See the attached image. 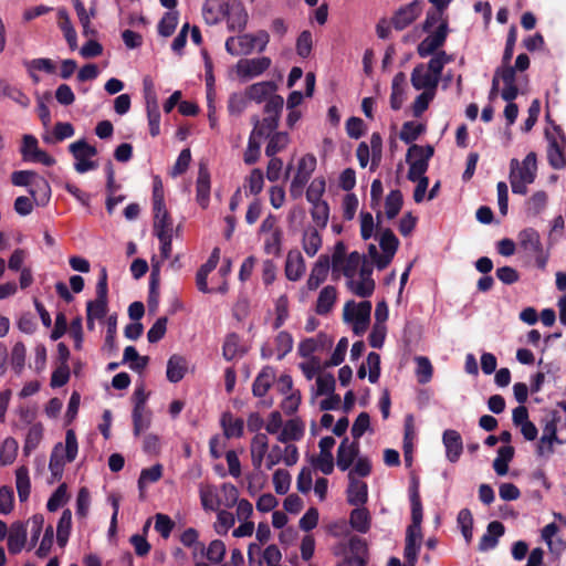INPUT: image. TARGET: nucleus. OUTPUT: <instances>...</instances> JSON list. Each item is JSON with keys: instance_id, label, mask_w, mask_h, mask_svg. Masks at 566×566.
I'll return each mask as SVG.
<instances>
[{"instance_id": "nucleus-1", "label": "nucleus", "mask_w": 566, "mask_h": 566, "mask_svg": "<svg viewBox=\"0 0 566 566\" xmlns=\"http://www.w3.org/2000/svg\"><path fill=\"white\" fill-rule=\"evenodd\" d=\"M373 264L358 252H352L340 272L346 279V286L350 293L358 297H369L375 291Z\"/></svg>"}, {"instance_id": "nucleus-2", "label": "nucleus", "mask_w": 566, "mask_h": 566, "mask_svg": "<svg viewBox=\"0 0 566 566\" xmlns=\"http://www.w3.org/2000/svg\"><path fill=\"white\" fill-rule=\"evenodd\" d=\"M409 497L411 504V524L406 532L403 557L407 559L408 566H416L422 543V504L417 482H413L411 485Z\"/></svg>"}, {"instance_id": "nucleus-3", "label": "nucleus", "mask_w": 566, "mask_h": 566, "mask_svg": "<svg viewBox=\"0 0 566 566\" xmlns=\"http://www.w3.org/2000/svg\"><path fill=\"white\" fill-rule=\"evenodd\" d=\"M452 61L444 51H438L428 63L415 66L411 73V84L417 91L436 93L443 67Z\"/></svg>"}, {"instance_id": "nucleus-4", "label": "nucleus", "mask_w": 566, "mask_h": 566, "mask_svg": "<svg viewBox=\"0 0 566 566\" xmlns=\"http://www.w3.org/2000/svg\"><path fill=\"white\" fill-rule=\"evenodd\" d=\"M537 172V158L534 151H531L526 157L518 161L513 158L510 163V184L512 191L518 195L527 192L528 185L533 184Z\"/></svg>"}, {"instance_id": "nucleus-5", "label": "nucleus", "mask_w": 566, "mask_h": 566, "mask_svg": "<svg viewBox=\"0 0 566 566\" xmlns=\"http://www.w3.org/2000/svg\"><path fill=\"white\" fill-rule=\"evenodd\" d=\"M77 452L78 444L76 434L72 429H69L65 433V442L56 443L50 457L49 469L54 480L62 478L65 464L73 462Z\"/></svg>"}, {"instance_id": "nucleus-6", "label": "nucleus", "mask_w": 566, "mask_h": 566, "mask_svg": "<svg viewBox=\"0 0 566 566\" xmlns=\"http://www.w3.org/2000/svg\"><path fill=\"white\" fill-rule=\"evenodd\" d=\"M270 35L266 31L260 30L255 33H244L239 36H230L226 41V50L231 55H249L253 51L259 53L266 49Z\"/></svg>"}, {"instance_id": "nucleus-7", "label": "nucleus", "mask_w": 566, "mask_h": 566, "mask_svg": "<svg viewBox=\"0 0 566 566\" xmlns=\"http://www.w3.org/2000/svg\"><path fill=\"white\" fill-rule=\"evenodd\" d=\"M371 302L348 301L343 308V319L357 336H361L370 324Z\"/></svg>"}, {"instance_id": "nucleus-8", "label": "nucleus", "mask_w": 566, "mask_h": 566, "mask_svg": "<svg viewBox=\"0 0 566 566\" xmlns=\"http://www.w3.org/2000/svg\"><path fill=\"white\" fill-rule=\"evenodd\" d=\"M399 245V240L389 229H384L379 233V247L381 253L375 244H369L368 254L379 270H384L394 259Z\"/></svg>"}, {"instance_id": "nucleus-9", "label": "nucleus", "mask_w": 566, "mask_h": 566, "mask_svg": "<svg viewBox=\"0 0 566 566\" xmlns=\"http://www.w3.org/2000/svg\"><path fill=\"white\" fill-rule=\"evenodd\" d=\"M434 149L431 145L420 146L413 144L407 151L406 160L409 165L408 179L415 181L424 176L429 167V160Z\"/></svg>"}, {"instance_id": "nucleus-10", "label": "nucleus", "mask_w": 566, "mask_h": 566, "mask_svg": "<svg viewBox=\"0 0 566 566\" xmlns=\"http://www.w3.org/2000/svg\"><path fill=\"white\" fill-rule=\"evenodd\" d=\"M356 157L361 168L369 165L370 170L375 171L382 158V138L380 134L375 132L370 135L369 142L359 143Z\"/></svg>"}, {"instance_id": "nucleus-11", "label": "nucleus", "mask_w": 566, "mask_h": 566, "mask_svg": "<svg viewBox=\"0 0 566 566\" xmlns=\"http://www.w3.org/2000/svg\"><path fill=\"white\" fill-rule=\"evenodd\" d=\"M520 248L528 255L535 258L536 265L545 269L548 254L544 252L539 233L533 228H526L517 234Z\"/></svg>"}, {"instance_id": "nucleus-12", "label": "nucleus", "mask_w": 566, "mask_h": 566, "mask_svg": "<svg viewBox=\"0 0 566 566\" xmlns=\"http://www.w3.org/2000/svg\"><path fill=\"white\" fill-rule=\"evenodd\" d=\"M69 150L75 159L74 169L76 172L85 174L98 167L97 161L93 160V157L97 155V149L86 143L85 139L70 144Z\"/></svg>"}, {"instance_id": "nucleus-13", "label": "nucleus", "mask_w": 566, "mask_h": 566, "mask_svg": "<svg viewBox=\"0 0 566 566\" xmlns=\"http://www.w3.org/2000/svg\"><path fill=\"white\" fill-rule=\"evenodd\" d=\"M316 157L312 154H306L301 157L297 164L296 174L290 186V193L293 198L296 199L302 196L305 185L308 182L316 168Z\"/></svg>"}, {"instance_id": "nucleus-14", "label": "nucleus", "mask_w": 566, "mask_h": 566, "mask_svg": "<svg viewBox=\"0 0 566 566\" xmlns=\"http://www.w3.org/2000/svg\"><path fill=\"white\" fill-rule=\"evenodd\" d=\"M281 444L276 441V443L270 446L265 464L266 470L273 469L279 463L293 467L298 462V448L295 444Z\"/></svg>"}, {"instance_id": "nucleus-15", "label": "nucleus", "mask_w": 566, "mask_h": 566, "mask_svg": "<svg viewBox=\"0 0 566 566\" xmlns=\"http://www.w3.org/2000/svg\"><path fill=\"white\" fill-rule=\"evenodd\" d=\"M438 22L437 29L418 44L417 52L421 57L433 56L446 42L449 32L448 22L442 19Z\"/></svg>"}, {"instance_id": "nucleus-16", "label": "nucleus", "mask_w": 566, "mask_h": 566, "mask_svg": "<svg viewBox=\"0 0 566 566\" xmlns=\"http://www.w3.org/2000/svg\"><path fill=\"white\" fill-rule=\"evenodd\" d=\"M272 64L268 56L241 59L234 66L237 76L245 82L262 75Z\"/></svg>"}, {"instance_id": "nucleus-17", "label": "nucleus", "mask_w": 566, "mask_h": 566, "mask_svg": "<svg viewBox=\"0 0 566 566\" xmlns=\"http://www.w3.org/2000/svg\"><path fill=\"white\" fill-rule=\"evenodd\" d=\"M554 130L556 132V136L548 130L546 132L548 142L547 160L554 169H563L566 166V157L564 155L566 138L559 127H554Z\"/></svg>"}, {"instance_id": "nucleus-18", "label": "nucleus", "mask_w": 566, "mask_h": 566, "mask_svg": "<svg viewBox=\"0 0 566 566\" xmlns=\"http://www.w3.org/2000/svg\"><path fill=\"white\" fill-rule=\"evenodd\" d=\"M221 11L229 31H241L247 27L248 12L241 1L229 0L221 6Z\"/></svg>"}, {"instance_id": "nucleus-19", "label": "nucleus", "mask_w": 566, "mask_h": 566, "mask_svg": "<svg viewBox=\"0 0 566 566\" xmlns=\"http://www.w3.org/2000/svg\"><path fill=\"white\" fill-rule=\"evenodd\" d=\"M21 155L25 161L40 163L48 167L55 164V159L51 155L39 148L38 139L32 135L23 136Z\"/></svg>"}, {"instance_id": "nucleus-20", "label": "nucleus", "mask_w": 566, "mask_h": 566, "mask_svg": "<svg viewBox=\"0 0 566 566\" xmlns=\"http://www.w3.org/2000/svg\"><path fill=\"white\" fill-rule=\"evenodd\" d=\"M335 439L331 436L323 437L319 442V454L312 459L314 469L324 474H331L334 471V457L332 450L335 446Z\"/></svg>"}, {"instance_id": "nucleus-21", "label": "nucleus", "mask_w": 566, "mask_h": 566, "mask_svg": "<svg viewBox=\"0 0 566 566\" xmlns=\"http://www.w3.org/2000/svg\"><path fill=\"white\" fill-rule=\"evenodd\" d=\"M293 337L289 332H279L274 338V347H271L270 345H264L262 347V357H275L277 360H281L293 349Z\"/></svg>"}, {"instance_id": "nucleus-22", "label": "nucleus", "mask_w": 566, "mask_h": 566, "mask_svg": "<svg viewBox=\"0 0 566 566\" xmlns=\"http://www.w3.org/2000/svg\"><path fill=\"white\" fill-rule=\"evenodd\" d=\"M515 74L516 69L514 66H511L510 63L503 62L502 65L494 73V75L499 80H502L504 83V87L501 92V97L506 102L514 101L518 95V88L515 83Z\"/></svg>"}, {"instance_id": "nucleus-23", "label": "nucleus", "mask_w": 566, "mask_h": 566, "mask_svg": "<svg viewBox=\"0 0 566 566\" xmlns=\"http://www.w3.org/2000/svg\"><path fill=\"white\" fill-rule=\"evenodd\" d=\"M422 12V3L415 0L408 4L399 8L392 19L391 23L396 30H403L410 25Z\"/></svg>"}, {"instance_id": "nucleus-24", "label": "nucleus", "mask_w": 566, "mask_h": 566, "mask_svg": "<svg viewBox=\"0 0 566 566\" xmlns=\"http://www.w3.org/2000/svg\"><path fill=\"white\" fill-rule=\"evenodd\" d=\"M269 437L266 433H256L250 442L251 463L255 470L265 468L269 453Z\"/></svg>"}, {"instance_id": "nucleus-25", "label": "nucleus", "mask_w": 566, "mask_h": 566, "mask_svg": "<svg viewBox=\"0 0 566 566\" xmlns=\"http://www.w3.org/2000/svg\"><path fill=\"white\" fill-rule=\"evenodd\" d=\"M305 422L301 418H291L283 423L282 430L276 436V441L282 444L301 441L305 434Z\"/></svg>"}, {"instance_id": "nucleus-26", "label": "nucleus", "mask_w": 566, "mask_h": 566, "mask_svg": "<svg viewBox=\"0 0 566 566\" xmlns=\"http://www.w3.org/2000/svg\"><path fill=\"white\" fill-rule=\"evenodd\" d=\"M359 454V442L349 441L346 437L337 449L336 464L339 470L347 471L354 464Z\"/></svg>"}, {"instance_id": "nucleus-27", "label": "nucleus", "mask_w": 566, "mask_h": 566, "mask_svg": "<svg viewBox=\"0 0 566 566\" xmlns=\"http://www.w3.org/2000/svg\"><path fill=\"white\" fill-rule=\"evenodd\" d=\"M442 443L446 449V458L455 463L463 452V441L461 434L453 429H447L442 433Z\"/></svg>"}, {"instance_id": "nucleus-28", "label": "nucleus", "mask_w": 566, "mask_h": 566, "mask_svg": "<svg viewBox=\"0 0 566 566\" xmlns=\"http://www.w3.org/2000/svg\"><path fill=\"white\" fill-rule=\"evenodd\" d=\"M332 345V339L326 334L303 339L297 347V353L304 358H316L314 354Z\"/></svg>"}, {"instance_id": "nucleus-29", "label": "nucleus", "mask_w": 566, "mask_h": 566, "mask_svg": "<svg viewBox=\"0 0 566 566\" xmlns=\"http://www.w3.org/2000/svg\"><path fill=\"white\" fill-rule=\"evenodd\" d=\"M329 266V256L322 254L313 265L310 276L306 281V286L310 291L316 290L326 280Z\"/></svg>"}, {"instance_id": "nucleus-30", "label": "nucleus", "mask_w": 566, "mask_h": 566, "mask_svg": "<svg viewBox=\"0 0 566 566\" xmlns=\"http://www.w3.org/2000/svg\"><path fill=\"white\" fill-rule=\"evenodd\" d=\"M27 526L21 522H14L11 524L7 537H8V549L11 554L17 555L24 548L27 544Z\"/></svg>"}, {"instance_id": "nucleus-31", "label": "nucleus", "mask_w": 566, "mask_h": 566, "mask_svg": "<svg viewBox=\"0 0 566 566\" xmlns=\"http://www.w3.org/2000/svg\"><path fill=\"white\" fill-rule=\"evenodd\" d=\"M210 189H211V182H210V172L206 165L201 164L199 166L198 170V177L196 181V191H197V202L206 209L209 205L210 200Z\"/></svg>"}, {"instance_id": "nucleus-32", "label": "nucleus", "mask_w": 566, "mask_h": 566, "mask_svg": "<svg viewBox=\"0 0 566 566\" xmlns=\"http://www.w3.org/2000/svg\"><path fill=\"white\" fill-rule=\"evenodd\" d=\"M323 229L316 228L314 226H307L304 228L302 233V248L304 252L313 258L317 254L323 244V239L321 231Z\"/></svg>"}, {"instance_id": "nucleus-33", "label": "nucleus", "mask_w": 566, "mask_h": 566, "mask_svg": "<svg viewBox=\"0 0 566 566\" xmlns=\"http://www.w3.org/2000/svg\"><path fill=\"white\" fill-rule=\"evenodd\" d=\"M154 213V234L156 237L172 234L174 222L165 206L153 207Z\"/></svg>"}, {"instance_id": "nucleus-34", "label": "nucleus", "mask_w": 566, "mask_h": 566, "mask_svg": "<svg viewBox=\"0 0 566 566\" xmlns=\"http://www.w3.org/2000/svg\"><path fill=\"white\" fill-rule=\"evenodd\" d=\"M306 266L303 255L297 250H291L286 255L285 275L290 281H298L305 273Z\"/></svg>"}, {"instance_id": "nucleus-35", "label": "nucleus", "mask_w": 566, "mask_h": 566, "mask_svg": "<svg viewBox=\"0 0 566 566\" xmlns=\"http://www.w3.org/2000/svg\"><path fill=\"white\" fill-rule=\"evenodd\" d=\"M407 78L405 73H397L391 83L390 107L394 111L401 108L406 101Z\"/></svg>"}, {"instance_id": "nucleus-36", "label": "nucleus", "mask_w": 566, "mask_h": 566, "mask_svg": "<svg viewBox=\"0 0 566 566\" xmlns=\"http://www.w3.org/2000/svg\"><path fill=\"white\" fill-rule=\"evenodd\" d=\"M188 371V360L181 355H171L167 361L166 376L170 382H179Z\"/></svg>"}, {"instance_id": "nucleus-37", "label": "nucleus", "mask_w": 566, "mask_h": 566, "mask_svg": "<svg viewBox=\"0 0 566 566\" xmlns=\"http://www.w3.org/2000/svg\"><path fill=\"white\" fill-rule=\"evenodd\" d=\"M224 437L227 439L241 438L244 431V421L231 412H223L220 418Z\"/></svg>"}, {"instance_id": "nucleus-38", "label": "nucleus", "mask_w": 566, "mask_h": 566, "mask_svg": "<svg viewBox=\"0 0 566 566\" xmlns=\"http://www.w3.org/2000/svg\"><path fill=\"white\" fill-rule=\"evenodd\" d=\"M348 489H347V501L352 505H363L366 503L368 497L367 484L357 478L350 475Z\"/></svg>"}, {"instance_id": "nucleus-39", "label": "nucleus", "mask_w": 566, "mask_h": 566, "mask_svg": "<svg viewBox=\"0 0 566 566\" xmlns=\"http://www.w3.org/2000/svg\"><path fill=\"white\" fill-rule=\"evenodd\" d=\"M276 91V84L272 81L254 83L247 90V96L256 103L265 102Z\"/></svg>"}, {"instance_id": "nucleus-40", "label": "nucleus", "mask_w": 566, "mask_h": 566, "mask_svg": "<svg viewBox=\"0 0 566 566\" xmlns=\"http://www.w3.org/2000/svg\"><path fill=\"white\" fill-rule=\"evenodd\" d=\"M200 501L203 510L218 511L222 505V500L219 491L213 485H201L199 489Z\"/></svg>"}, {"instance_id": "nucleus-41", "label": "nucleus", "mask_w": 566, "mask_h": 566, "mask_svg": "<svg viewBox=\"0 0 566 566\" xmlns=\"http://www.w3.org/2000/svg\"><path fill=\"white\" fill-rule=\"evenodd\" d=\"M366 552L365 542L357 537L353 536L347 542H342L334 547L335 555H347V556H361Z\"/></svg>"}, {"instance_id": "nucleus-42", "label": "nucleus", "mask_w": 566, "mask_h": 566, "mask_svg": "<svg viewBox=\"0 0 566 566\" xmlns=\"http://www.w3.org/2000/svg\"><path fill=\"white\" fill-rule=\"evenodd\" d=\"M107 313V301L93 300L86 303V324L90 331L95 327V321L102 319Z\"/></svg>"}, {"instance_id": "nucleus-43", "label": "nucleus", "mask_w": 566, "mask_h": 566, "mask_svg": "<svg viewBox=\"0 0 566 566\" xmlns=\"http://www.w3.org/2000/svg\"><path fill=\"white\" fill-rule=\"evenodd\" d=\"M275 379L274 369L271 367H264L256 376L252 391L255 397H263L270 389L272 382Z\"/></svg>"}, {"instance_id": "nucleus-44", "label": "nucleus", "mask_w": 566, "mask_h": 566, "mask_svg": "<svg viewBox=\"0 0 566 566\" xmlns=\"http://www.w3.org/2000/svg\"><path fill=\"white\" fill-rule=\"evenodd\" d=\"M151 411L147 408H133V432L135 437H139L142 432L149 429L151 424Z\"/></svg>"}, {"instance_id": "nucleus-45", "label": "nucleus", "mask_w": 566, "mask_h": 566, "mask_svg": "<svg viewBox=\"0 0 566 566\" xmlns=\"http://www.w3.org/2000/svg\"><path fill=\"white\" fill-rule=\"evenodd\" d=\"M57 18L59 27L62 30L70 49L75 50L77 48V35L67 11L65 9H59Z\"/></svg>"}, {"instance_id": "nucleus-46", "label": "nucleus", "mask_w": 566, "mask_h": 566, "mask_svg": "<svg viewBox=\"0 0 566 566\" xmlns=\"http://www.w3.org/2000/svg\"><path fill=\"white\" fill-rule=\"evenodd\" d=\"M504 534V526L501 522H491L488 526L486 533L480 541V549L488 551L494 548L497 539Z\"/></svg>"}, {"instance_id": "nucleus-47", "label": "nucleus", "mask_w": 566, "mask_h": 566, "mask_svg": "<svg viewBox=\"0 0 566 566\" xmlns=\"http://www.w3.org/2000/svg\"><path fill=\"white\" fill-rule=\"evenodd\" d=\"M337 297L336 289L332 285L325 286L316 301L315 311L318 315H325L333 308Z\"/></svg>"}, {"instance_id": "nucleus-48", "label": "nucleus", "mask_w": 566, "mask_h": 566, "mask_svg": "<svg viewBox=\"0 0 566 566\" xmlns=\"http://www.w3.org/2000/svg\"><path fill=\"white\" fill-rule=\"evenodd\" d=\"M254 127L250 136H254L256 139L270 137L272 133L277 128L279 120L275 117L265 116L262 120L258 117L253 118Z\"/></svg>"}, {"instance_id": "nucleus-49", "label": "nucleus", "mask_w": 566, "mask_h": 566, "mask_svg": "<svg viewBox=\"0 0 566 566\" xmlns=\"http://www.w3.org/2000/svg\"><path fill=\"white\" fill-rule=\"evenodd\" d=\"M43 432L44 428L41 422H35L30 426L23 444V452L25 455H29L40 446L43 439Z\"/></svg>"}, {"instance_id": "nucleus-50", "label": "nucleus", "mask_w": 566, "mask_h": 566, "mask_svg": "<svg viewBox=\"0 0 566 566\" xmlns=\"http://www.w3.org/2000/svg\"><path fill=\"white\" fill-rule=\"evenodd\" d=\"M8 97L22 107H29L30 98L17 86L0 80V98Z\"/></svg>"}, {"instance_id": "nucleus-51", "label": "nucleus", "mask_w": 566, "mask_h": 566, "mask_svg": "<svg viewBox=\"0 0 566 566\" xmlns=\"http://www.w3.org/2000/svg\"><path fill=\"white\" fill-rule=\"evenodd\" d=\"M513 457L514 448L511 446H504L497 450V455L493 461V469L497 475L503 476L507 474L509 463L512 461Z\"/></svg>"}, {"instance_id": "nucleus-52", "label": "nucleus", "mask_w": 566, "mask_h": 566, "mask_svg": "<svg viewBox=\"0 0 566 566\" xmlns=\"http://www.w3.org/2000/svg\"><path fill=\"white\" fill-rule=\"evenodd\" d=\"M15 488L19 500L24 502L29 499L31 492V482L29 476V470L22 465L15 470Z\"/></svg>"}, {"instance_id": "nucleus-53", "label": "nucleus", "mask_w": 566, "mask_h": 566, "mask_svg": "<svg viewBox=\"0 0 566 566\" xmlns=\"http://www.w3.org/2000/svg\"><path fill=\"white\" fill-rule=\"evenodd\" d=\"M311 217L314 222V227L325 229L329 220V206L324 201H317L311 203Z\"/></svg>"}, {"instance_id": "nucleus-54", "label": "nucleus", "mask_w": 566, "mask_h": 566, "mask_svg": "<svg viewBox=\"0 0 566 566\" xmlns=\"http://www.w3.org/2000/svg\"><path fill=\"white\" fill-rule=\"evenodd\" d=\"M149 133L156 137L160 133V112L157 98L148 97V105H146Z\"/></svg>"}, {"instance_id": "nucleus-55", "label": "nucleus", "mask_w": 566, "mask_h": 566, "mask_svg": "<svg viewBox=\"0 0 566 566\" xmlns=\"http://www.w3.org/2000/svg\"><path fill=\"white\" fill-rule=\"evenodd\" d=\"M19 444L14 438L8 437L0 447V465L7 467L12 464L18 454Z\"/></svg>"}, {"instance_id": "nucleus-56", "label": "nucleus", "mask_w": 566, "mask_h": 566, "mask_svg": "<svg viewBox=\"0 0 566 566\" xmlns=\"http://www.w3.org/2000/svg\"><path fill=\"white\" fill-rule=\"evenodd\" d=\"M350 525L359 533H366L370 526V516L366 509H355L350 513Z\"/></svg>"}, {"instance_id": "nucleus-57", "label": "nucleus", "mask_w": 566, "mask_h": 566, "mask_svg": "<svg viewBox=\"0 0 566 566\" xmlns=\"http://www.w3.org/2000/svg\"><path fill=\"white\" fill-rule=\"evenodd\" d=\"M426 130V126L417 122H406L400 130L399 137L406 144H410L418 139Z\"/></svg>"}, {"instance_id": "nucleus-58", "label": "nucleus", "mask_w": 566, "mask_h": 566, "mask_svg": "<svg viewBox=\"0 0 566 566\" xmlns=\"http://www.w3.org/2000/svg\"><path fill=\"white\" fill-rule=\"evenodd\" d=\"M217 512V521L213 524L214 531L219 535H226L230 528H232L235 524V516L233 513L227 510H218Z\"/></svg>"}, {"instance_id": "nucleus-59", "label": "nucleus", "mask_w": 566, "mask_h": 566, "mask_svg": "<svg viewBox=\"0 0 566 566\" xmlns=\"http://www.w3.org/2000/svg\"><path fill=\"white\" fill-rule=\"evenodd\" d=\"M72 526V513L70 510H64L56 527V538L60 546H64L69 539Z\"/></svg>"}, {"instance_id": "nucleus-60", "label": "nucleus", "mask_w": 566, "mask_h": 566, "mask_svg": "<svg viewBox=\"0 0 566 566\" xmlns=\"http://www.w3.org/2000/svg\"><path fill=\"white\" fill-rule=\"evenodd\" d=\"M416 361V376L419 384H427L431 380L433 374V367L429 358L424 356H418L415 358Z\"/></svg>"}, {"instance_id": "nucleus-61", "label": "nucleus", "mask_w": 566, "mask_h": 566, "mask_svg": "<svg viewBox=\"0 0 566 566\" xmlns=\"http://www.w3.org/2000/svg\"><path fill=\"white\" fill-rule=\"evenodd\" d=\"M274 313L273 328L279 329L289 318V298L286 295H281L275 300Z\"/></svg>"}, {"instance_id": "nucleus-62", "label": "nucleus", "mask_w": 566, "mask_h": 566, "mask_svg": "<svg viewBox=\"0 0 566 566\" xmlns=\"http://www.w3.org/2000/svg\"><path fill=\"white\" fill-rule=\"evenodd\" d=\"M289 135L283 132L274 133L270 136V140L265 148V155L273 157L281 150H283L289 144Z\"/></svg>"}, {"instance_id": "nucleus-63", "label": "nucleus", "mask_w": 566, "mask_h": 566, "mask_svg": "<svg viewBox=\"0 0 566 566\" xmlns=\"http://www.w3.org/2000/svg\"><path fill=\"white\" fill-rule=\"evenodd\" d=\"M402 207V195L400 190H391L385 202V213L388 219H394Z\"/></svg>"}, {"instance_id": "nucleus-64", "label": "nucleus", "mask_w": 566, "mask_h": 566, "mask_svg": "<svg viewBox=\"0 0 566 566\" xmlns=\"http://www.w3.org/2000/svg\"><path fill=\"white\" fill-rule=\"evenodd\" d=\"M547 195L544 191L535 192L526 202V213L531 217H537L545 209Z\"/></svg>"}]
</instances>
